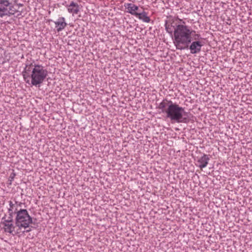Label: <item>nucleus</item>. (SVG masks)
Wrapping results in <instances>:
<instances>
[{"mask_svg":"<svg viewBox=\"0 0 252 252\" xmlns=\"http://www.w3.org/2000/svg\"><path fill=\"white\" fill-rule=\"evenodd\" d=\"M2 220L1 223L3 225L4 231L14 235V234H13V232L14 231L15 226L13 224V222H6L5 221V217L2 218Z\"/></svg>","mask_w":252,"mask_h":252,"instance_id":"obj_9","label":"nucleus"},{"mask_svg":"<svg viewBox=\"0 0 252 252\" xmlns=\"http://www.w3.org/2000/svg\"><path fill=\"white\" fill-rule=\"evenodd\" d=\"M210 160L209 155L204 154L203 156L199 158L197 160V166L200 168V169H202L207 166L208 164V162Z\"/></svg>","mask_w":252,"mask_h":252,"instance_id":"obj_8","label":"nucleus"},{"mask_svg":"<svg viewBox=\"0 0 252 252\" xmlns=\"http://www.w3.org/2000/svg\"><path fill=\"white\" fill-rule=\"evenodd\" d=\"M13 214H9L8 216L7 217V219H6V216L4 217H5V221L6 222H13Z\"/></svg>","mask_w":252,"mask_h":252,"instance_id":"obj_15","label":"nucleus"},{"mask_svg":"<svg viewBox=\"0 0 252 252\" xmlns=\"http://www.w3.org/2000/svg\"><path fill=\"white\" fill-rule=\"evenodd\" d=\"M16 176V173L14 172V170H13L12 172L10 174L9 179H8V182L9 185H11L12 182L13 181L15 177Z\"/></svg>","mask_w":252,"mask_h":252,"instance_id":"obj_16","label":"nucleus"},{"mask_svg":"<svg viewBox=\"0 0 252 252\" xmlns=\"http://www.w3.org/2000/svg\"><path fill=\"white\" fill-rule=\"evenodd\" d=\"M31 230H31V228H30V229H27L25 232H30Z\"/></svg>","mask_w":252,"mask_h":252,"instance_id":"obj_21","label":"nucleus"},{"mask_svg":"<svg viewBox=\"0 0 252 252\" xmlns=\"http://www.w3.org/2000/svg\"><path fill=\"white\" fill-rule=\"evenodd\" d=\"M15 204H16L19 206H21V205H22V203L21 202H18L17 201H15Z\"/></svg>","mask_w":252,"mask_h":252,"instance_id":"obj_20","label":"nucleus"},{"mask_svg":"<svg viewBox=\"0 0 252 252\" xmlns=\"http://www.w3.org/2000/svg\"><path fill=\"white\" fill-rule=\"evenodd\" d=\"M178 25L179 24L173 19L169 20L165 22V30L168 33L172 35L173 32L174 33L175 31L177 29Z\"/></svg>","mask_w":252,"mask_h":252,"instance_id":"obj_7","label":"nucleus"},{"mask_svg":"<svg viewBox=\"0 0 252 252\" xmlns=\"http://www.w3.org/2000/svg\"><path fill=\"white\" fill-rule=\"evenodd\" d=\"M30 71V66L28 67V65H26L24 71L23 72V76L26 82L28 84L30 83L29 79L31 78V75H30L29 73V72Z\"/></svg>","mask_w":252,"mask_h":252,"instance_id":"obj_14","label":"nucleus"},{"mask_svg":"<svg viewBox=\"0 0 252 252\" xmlns=\"http://www.w3.org/2000/svg\"><path fill=\"white\" fill-rule=\"evenodd\" d=\"M195 31L184 25H178L174 34L173 43L177 50L187 49L192 41V35Z\"/></svg>","mask_w":252,"mask_h":252,"instance_id":"obj_2","label":"nucleus"},{"mask_svg":"<svg viewBox=\"0 0 252 252\" xmlns=\"http://www.w3.org/2000/svg\"><path fill=\"white\" fill-rule=\"evenodd\" d=\"M17 5L19 6H22L23 5V4H21V3H19V4H17Z\"/></svg>","mask_w":252,"mask_h":252,"instance_id":"obj_23","label":"nucleus"},{"mask_svg":"<svg viewBox=\"0 0 252 252\" xmlns=\"http://www.w3.org/2000/svg\"><path fill=\"white\" fill-rule=\"evenodd\" d=\"M18 0H13V2L14 3L17 4Z\"/></svg>","mask_w":252,"mask_h":252,"instance_id":"obj_22","label":"nucleus"},{"mask_svg":"<svg viewBox=\"0 0 252 252\" xmlns=\"http://www.w3.org/2000/svg\"><path fill=\"white\" fill-rule=\"evenodd\" d=\"M68 12L73 14H77L80 10V6L78 3L71 1L67 6Z\"/></svg>","mask_w":252,"mask_h":252,"instance_id":"obj_11","label":"nucleus"},{"mask_svg":"<svg viewBox=\"0 0 252 252\" xmlns=\"http://www.w3.org/2000/svg\"><path fill=\"white\" fill-rule=\"evenodd\" d=\"M125 6L127 10V12L131 15L136 16L138 14L136 11L138 10L139 7L137 5L131 3H128L125 4Z\"/></svg>","mask_w":252,"mask_h":252,"instance_id":"obj_10","label":"nucleus"},{"mask_svg":"<svg viewBox=\"0 0 252 252\" xmlns=\"http://www.w3.org/2000/svg\"><path fill=\"white\" fill-rule=\"evenodd\" d=\"M34 66L32 70L31 74V84L33 86L39 85L44 80L48 75V71L46 69H44V67L39 64L31 63L30 66Z\"/></svg>","mask_w":252,"mask_h":252,"instance_id":"obj_3","label":"nucleus"},{"mask_svg":"<svg viewBox=\"0 0 252 252\" xmlns=\"http://www.w3.org/2000/svg\"><path fill=\"white\" fill-rule=\"evenodd\" d=\"M194 33V34L193 36V38H194V41L199 40V39H202V38L201 37V35L200 34L195 33Z\"/></svg>","mask_w":252,"mask_h":252,"instance_id":"obj_17","label":"nucleus"},{"mask_svg":"<svg viewBox=\"0 0 252 252\" xmlns=\"http://www.w3.org/2000/svg\"><path fill=\"white\" fill-rule=\"evenodd\" d=\"M136 17L146 23H149L151 20L150 17L147 16V13L144 11L141 13H138Z\"/></svg>","mask_w":252,"mask_h":252,"instance_id":"obj_13","label":"nucleus"},{"mask_svg":"<svg viewBox=\"0 0 252 252\" xmlns=\"http://www.w3.org/2000/svg\"><path fill=\"white\" fill-rule=\"evenodd\" d=\"M9 206H10L9 208L14 209V207L15 204H13V202L11 201H10L9 202Z\"/></svg>","mask_w":252,"mask_h":252,"instance_id":"obj_19","label":"nucleus"},{"mask_svg":"<svg viewBox=\"0 0 252 252\" xmlns=\"http://www.w3.org/2000/svg\"><path fill=\"white\" fill-rule=\"evenodd\" d=\"M56 27L57 28V31L60 32L62 31L66 26L67 24L65 22L64 17H60L58 21L55 22Z\"/></svg>","mask_w":252,"mask_h":252,"instance_id":"obj_12","label":"nucleus"},{"mask_svg":"<svg viewBox=\"0 0 252 252\" xmlns=\"http://www.w3.org/2000/svg\"><path fill=\"white\" fill-rule=\"evenodd\" d=\"M15 213L16 214L15 218V224L19 229L23 227L27 228L29 227L30 224L35 223L33 222L32 218L29 214L26 209H20L18 210L15 209Z\"/></svg>","mask_w":252,"mask_h":252,"instance_id":"obj_4","label":"nucleus"},{"mask_svg":"<svg viewBox=\"0 0 252 252\" xmlns=\"http://www.w3.org/2000/svg\"><path fill=\"white\" fill-rule=\"evenodd\" d=\"M8 212L9 214H15V211H13V209H12V208H8Z\"/></svg>","mask_w":252,"mask_h":252,"instance_id":"obj_18","label":"nucleus"},{"mask_svg":"<svg viewBox=\"0 0 252 252\" xmlns=\"http://www.w3.org/2000/svg\"><path fill=\"white\" fill-rule=\"evenodd\" d=\"M158 108L162 113L166 114V118H169L171 121L178 123H188L189 122V118L183 117V114L186 113L184 108L171 100L164 99L159 104Z\"/></svg>","mask_w":252,"mask_h":252,"instance_id":"obj_1","label":"nucleus"},{"mask_svg":"<svg viewBox=\"0 0 252 252\" xmlns=\"http://www.w3.org/2000/svg\"><path fill=\"white\" fill-rule=\"evenodd\" d=\"M203 46L202 41L200 40L191 41L190 44L188 45L187 49H189L191 54H195L201 51V48Z\"/></svg>","mask_w":252,"mask_h":252,"instance_id":"obj_6","label":"nucleus"},{"mask_svg":"<svg viewBox=\"0 0 252 252\" xmlns=\"http://www.w3.org/2000/svg\"><path fill=\"white\" fill-rule=\"evenodd\" d=\"M18 11L8 0H0V17L11 16Z\"/></svg>","mask_w":252,"mask_h":252,"instance_id":"obj_5","label":"nucleus"}]
</instances>
